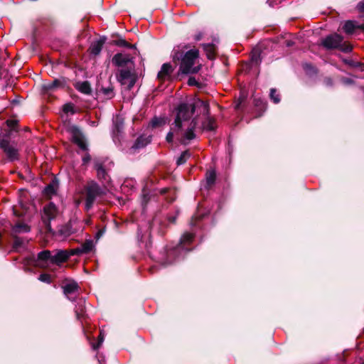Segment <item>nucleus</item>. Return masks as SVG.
Returning a JSON list of instances; mask_svg holds the SVG:
<instances>
[{"label":"nucleus","mask_w":364,"mask_h":364,"mask_svg":"<svg viewBox=\"0 0 364 364\" xmlns=\"http://www.w3.org/2000/svg\"><path fill=\"white\" fill-rule=\"evenodd\" d=\"M199 58L198 49H191L186 52L183 50H173L172 58L174 63L180 61L179 72L183 75L196 74L201 69V65L194 66L196 60Z\"/></svg>","instance_id":"obj_1"},{"label":"nucleus","mask_w":364,"mask_h":364,"mask_svg":"<svg viewBox=\"0 0 364 364\" xmlns=\"http://www.w3.org/2000/svg\"><path fill=\"white\" fill-rule=\"evenodd\" d=\"M196 105L182 102L176 109V114L172 126H174V132H181L183 127V121H188L194 114Z\"/></svg>","instance_id":"obj_2"},{"label":"nucleus","mask_w":364,"mask_h":364,"mask_svg":"<svg viewBox=\"0 0 364 364\" xmlns=\"http://www.w3.org/2000/svg\"><path fill=\"white\" fill-rule=\"evenodd\" d=\"M321 45L327 50L338 49L343 53L352 50V46L343 41V37L337 33L328 35L322 39Z\"/></svg>","instance_id":"obj_3"},{"label":"nucleus","mask_w":364,"mask_h":364,"mask_svg":"<svg viewBox=\"0 0 364 364\" xmlns=\"http://www.w3.org/2000/svg\"><path fill=\"white\" fill-rule=\"evenodd\" d=\"M85 210H90L97 197L102 196L105 194V192L102 187L95 181H92L87 183L85 187Z\"/></svg>","instance_id":"obj_4"},{"label":"nucleus","mask_w":364,"mask_h":364,"mask_svg":"<svg viewBox=\"0 0 364 364\" xmlns=\"http://www.w3.org/2000/svg\"><path fill=\"white\" fill-rule=\"evenodd\" d=\"M181 245L164 249V252L161 258V264L164 266L172 264L181 258L185 254Z\"/></svg>","instance_id":"obj_5"},{"label":"nucleus","mask_w":364,"mask_h":364,"mask_svg":"<svg viewBox=\"0 0 364 364\" xmlns=\"http://www.w3.org/2000/svg\"><path fill=\"white\" fill-rule=\"evenodd\" d=\"M0 149L5 154L9 161L14 162L20 159L19 149L17 147V143L15 141H7L4 139H0Z\"/></svg>","instance_id":"obj_6"},{"label":"nucleus","mask_w":364,"mask_h":364,"mask_svg":"<svg viewBox=\"0 0 364 364\" xmlns=\"http://www.w3.org/2000/svg\"><path fill=\"white\" fill-rule=\"evenodd\" d=\"M68 131L71 134L72 141L74 144L77 145V146L82 151L88 150L87 142L86 141L82 132L77 126L72 125L68 128Z\"/></svg>","instance_id":"obj_7"},{"label":"nucleus","mask_w":364,"mask_h":364,"mask_svg":"<svg viewBox=\"0 0 364 364\" xmlns=\"http://www.w3.org/2000/svg\"><path fill=\"white\" fill-rule=\"evenodd\" d=\"M66 85V79L61 77L55 79L53 81L45 82L41 86V90L43 94H49L55 91L60 87H64Z\"/></svg>","instance_id":"obj_8"},{"label":"nucleus","mask_w":364,"mask_h":364,"mask_svg":"<svg viewBox=\"0 0 364 364\" xmlns=\"http://www.w3.org/2000/svg\"><path fill=\"white\" fill-rule=\"evenodd\" d=\"M75 223L76 220L70 219L68 223L59 227L56 235L63 238L68 237L77 232L76 228H74Z\"/></svg>","instance_id":"obj_9"},{"label":"nucleus","mask_w":364,"mask_h":364,"mask_svg":"<svg viewBox=\"0 0 364 364\" xmlns=\"http://www.w3.org/2000/svg\"><path fill=\"white\" fill-rule=\"evenodd\" d=\"M43 215H42V220H53L55 219L58 214V209L53 202H50L46 205L43 209Z\"/></svg>","instance_id":"obj_10"},{"label":"nucleus","mask_w":364,"mask_h":364,"mask_svg":"<svg viewBox=\"0 0 364 364\" xmlns=\"http://www.w3.org/2000/svg\"><path fill=\"white\" fill-rule=\"evenodd\" d=\"M342 29L346 34L351 35L358 29L364 31V23H358L355 21L348 20L344 22Z\"/></svg>","instance_id":"obj_11"},{"label":"nucleus","mask_w":364,"mask_h":364,"mask_svg":"<svg viewBox=\"0 0 364 364\" xmlns=\"http://www.w3.org/2000/svg\"><path fill=\"white\" fill-rule=\"evenodd\" d=\"M173 70L174 68L170 63H164L157 74V79L161 82H164L166 79L169 80Z\"/></svg>","instance_id":"obj_12"},{"label":"nucleus","mask_w":364,"mask_h":364,"mask_svg":"<svg viewBox=\"0 0 364 364\" xmlns=\"http://www.w3.org/2000/svg\"><path fill=\"white\" fill-rule=\"evenodd\" d=\"M253 104L255 107V118L261 117L267 108V101L255 97L253 100Z\"/></svg>","instance_id":"obj_13"},{"label":"nucleus","mask_w":364,"mask_h":364,"mask_svg":"<svg viewBox=\"0 0 364 364\" xmlns=\"http://www.w3.org/2000/svg\"><path fill=\"white\" fill-rule=\"evenodd\" d=\"M68 260V250H56L55 255H52L51 264L61 265Z\"/></svg>","instance_id":"obj_14"},{"label":"nucleus","mask_w":364,"mask_h":364,"mask_svg":"<svg viewBox=\"0 0 364 364\" xmlns=\"http://www.w3.org/2000/svg\"><path fill=\"white\" fill-rule=\"evenodd\" d=\"M75 313L76 318L82 322L87 318L85 310V301L83 299H80L77 301L75 308Z\"/></svg>","instance_id":"obj_15"},{"label":"nucleus","mask_w":364,"mask_h":364,"mask_svg":"<svg viewBox=\"0 0 364 364\" xmlns=\"http://www.w3.org/2000/svg\"><path fill=\"white\" fill-rule=\"evenodd\" d=\"M195 237V234L191 232H185L181 237L178 245H181L183 247V251L186 254L191 250L188 245H190Z\"/></svg>","instance_id":"obj_16"},{"label":"nucleus","mask_w":364,"mask_h":364,"mask_svg":"<svg viewBox=\"0 0 364 364\" xmlns=\"http://www.w3.org/2000/svg\"><path fill=\"white\" fill-rule=\"evenodd\" d=\"M59 186V181L56 177H53L50 182L45 187L43 193L46 197H51L57 193Z\"/></svg>","instance_id":"obj_17"},{"label":"nucleus","mask_w":364,"mask_h":364,"mask_svg":"<svg viewBox=\"0 0 364 364\" xmlns=\"http://www.w3.org/2000/svg\"><path fill=\"white\" fill-rule=\"evenodd\" d=\"M106 41V36H101L98 41L92 43L89 48L90 54L95 56L100 55Z\"/></svg>","instance_id":"obj_18"},{"label":"nucleus","mask_w":364,"mask_h":364,"mask_svg":"<svg viewBox=\"0 0 364 364\" xmlns=\"http://www.w3.org/2000/svg\"><path fill=\"white\" fill-rule=\"evenodd\" d=\"M151 141V136L141 135L134 141V144L131 147L132 149L138 150L145 147L146 145L150 144Z\"/></svg>","instance_id":"obj_19"},{"label":"nucleus","mask_w":364,"mask_h":364,"mask_svg":"<svg viewBox=\"0 0 364 364\" xmlns=\"http://www.w3.org/2000/svg\"><path fill=\"white\" fill-rule=\"evenodd\" d=\"M129 62H131V58L129 56L123 55L121 53L115 54L112 59V63L117 67H124Z\"/></svg>","instance_id":"obj_20"},{"label":"nucleus","mask_w":364,"mask_h":364,"mask_svg":"<svg viewBox=\"0 0 364 364\" xmlns=\"http://www.w3.org/2000/svg\"><path fill=\"white\" fill-rule=\"evenodd\" d=\"M135 73H132L129 69H121L119 70V73L117 74L116 77L121 85H127V80L131 78Z\"/></svg>","instance_id":"obj_21"},{"label":"nucleus","mask_w":364,"mask_h":364,"mask_svg":"<svg viewBox=\"0 0 364 364\" xmlns=\"http://www.w3.org/2000/svg\"><path fill=\"white\" fill-rule=\"evenodd\" d=\"M112 36H117L118 38L116 40H112L108 42V44L110 46H117L119 47H124L128 48H135L136 46L129 43L127 42L125 39L122 38L118 34H113Z\"/></svg>","instance_id":"obj_22"},{"label":"nucleus","mask_w":364,"mask_h":364,"mask_svg":"<svg viewBox=\"0 0 364 364\" xmlns=\"http://www.w3.org/2000/svg\"><path fill=\"white\" fill-rule=\"evenodd\" d=\"M75 88L82 94L91 95L92 87L89 81L77 82L75 85Z\"/></svg>","instance_id":"obj_23"},{"label":"nucleus","mask_w":364,"mask_h":364,"mask_svg":"<svg viewBox=\"0 0 364 364\" xmlns=\"http://www.w3.org/2000/svg\"><path fill=\"white\" fill-rule=\"evenodd\" d=\"M196 135L193 130L187 128L181 137L178 139L181 144L187 145L190 141L194 139Z\"/></svg>","instance_id":"obj_24"},{"label":"nucleus","mask_w":364,"mask_h":364,"mask_svg":"<svg viewBox=\"0 0 364 364\" xmlns=\"http://www.w3.org/2000/svg\"><path fill=\"white\" fill-rule=\"evenodd\" d=\"M31 231V227L25 223H18L11 228V235H18L21 232H28Z\"/></svg>","instance_id":"obj_25"},{"label":"nucleus","mask_w":364,"mask_h":364,"mask_svg":"<svg viewBox=\"0 0 364 364\" xmlns=\"http://www.w3.org/2000/svg\"><path fill=\"white\" fill-rule=\"evenodd\" d=\"M62 288L63 289V293L68 296L78 291L80 287L75 281L72 280L69 283L63 286Z\"/></svg>","instance_id":"obj_26"},{"label":"nucleus","mask_w":364,"mask_h":364,"mask_svg":"<svg viewBox=\"0 0 364 364\" xmlns=\"http://www.w3.org/2000/svg\"><path fill=\"white\" fill-rule=\"evenodd\" d=\"M37 258H38V261L39 262L46 263V264L50 263L51 264V258H52L51 251H50L48 250H43L38 254Z\"/></svg>","instance_id":"obj_27"},{"label":"nucleus","mask_w":364,"mask_h":364,"mask_svg":"<svg viewBox=\"0 0 364 364\" xmlns=\"http://www.w3.org/2000/svg\"><path fill=\"white\" fill-rule=\"evenodd\" d=\"M251 63L259 65L262 62L261 50L258 48H254L250 53Z\"/></svg>","instance_id":"obj_28"},{"label":"nucleus","mask_w":364,"mask_h":364,"mask_svg":"<svg viewBox=\"0 0 364 364\" xmlns=\"http://www.w3.org/2000/svg\"><path fill=\"white\" fill-rule=\"evenodd\" d=\"M203 49L206 53V56L209 60H213L215 57V46L213 43L203 44Z\"/></svg>","instance_id":"obj_29"},{"label":"nucleus","mask_w":364,"mask_h":364,"mask_svg":"<svg viewBox=\"0 0 364 364\" xmlns=\"http://www.w3.org/2000/svg\"><path fill=\"white\" fill-rule=\"evenodd\" d=\"M113 123V134L114 135H119L124 129V120L122 118L117 117Z\"/></svg>","instance_id":"obj_30"},{"label":"nucleus","mask_w":364,"mask_h":364,"mask_svg":"<svg viewBox=\"0 0 364 364\" xmlns=\"http://www.w3.org/2000/svg\"><path fill=\"white\" fill-rule=\"evenodd\" d=\"M206 185L208 188L213 186L216 181V172L215 170H208L205 173Z\"/></svg>","instance_id":"obj_31"},{"label":"nucleus","mask_w":364,"mask_h":364,"mask_svg":"<svg viewBox=\"0 0 364 364\" xmlns=\"http://www.w3.org/2000/svg\"><path fill=\"white\" fill-rule=\"evenodd\" d=\"M195 105H196V107H203V114L204 116H206L207 117H210V105H209V103L206 101H204L203 100H200V99H198L196 102V103H194Z\"/></svg>","instance_id":"obj_32"},{"label":"nucleus","mask_w":364,"mask_h":364,"mask_svg":"<svg viewBox=\"0 0 364 364\" xmlns=\"http://www.w3.org/2000/svg\"><path fill=\"white\" fill-rule=\"evenodd\" d=\"M99 91L102 92L107 97V99L109 100L112 99L115 95L114 92V86L112 84H110L107 87L102 86Z\"/></svg>","instance_id":"obj_33"},{"label":"nucleus","mask_w":364,"mask_h":364,"mask_svg":"<svg viewBox=\"0 0 364 364\" xmlns=\"http://www.w3.org/2000/svg\"><path fill=\"white\" fill-rule=\"evenodd\" d=\"M5 124L9 129L14 131V132H19V121L18 119H9L5 122Z\"/></svg>","instance_id":"obj_34"},{"label":"nucleus","mask_w":364,"mask_h":364,"mask_svg":"<svg viewBox=\"0 0 364 364\" xmlns=\"http://www.w3.org/2000/svg\"><path fill=\"white\" fill-rule=\"evenodd\" d=\"M216 122L215 119L213 117H208L206 122H204L203 125V127L205 128L208 131H215L216 129Z\"/></svg>","instance_id":"obj_35"},{"label":"nucleus","mask_w":364,"mask_h":364,"mask_svg":"<svg viewBox=\"0 0 364 364\" xmlns=\"http://www.w3.org/2000/svg\"><path fill=\"white\" fill-rule=\"evenodd\" d=\"M191 154L188 149L183 151L181 156L176 160L177 166H181L187 161V160L191 157Z\"/></svg>","instance_id":"obj_36"},{"label":"nucleus","mask_w":364,"mask_h":364,"mask_svg":"<svg viewBox=\"0 0 364 364\" xmlns=\"http://www.w3.org/2000/svg\"><path fill=\"white\" fill-rule=\"evenodd\" d=\"M208 215V212H206V213H201L198 212L197 213H196L194 215L192 216L191 222H190V225L191 226H196L197 225V223L198 221L202 220Z\"/></svg>","instance_id":"obj_37"},{"label":"nucleus","mask_w":364,"mask_h":364,"mask_svg":"<svg viewBox=\"0 0 364 364\" xmlns=\"http://www.w3.org/2000/svg\"><path fill=\"white\" fill-rule=\"evenodd\" d=\"M93 247V241L92 240H87L80 248L82 254H87L92 250Z\"/></svg>","instance_id":"obj_38"},{"label":"nucleus","mask_w":364,"mask_h":364,"mask_svg":"<svg viewBox=\"0 0 364 364\" xmlns=\"http://www.w3.org/2000/svg\"><path fill=\"white\" fill-rule=\"evenodd\" d=\"M166 124V119L161 117H154L150 122V125L152 128L162 127Z\"/></svg>","instance_id":"obj_39"},{"label":"nucleus","mask_w":364,"mask_h":364,"mask_svg":"<svg viewBox=\"0 0 364 364\" xmlns=\"http://www.w3.org/2000/svg\"><path fill=\"white\" fill-rule=\"evenodd\" d=\"M269 98L274 104H278L280 102V101H281L280 95L276 88L270 89Z\"/></svg>","instance_id":"obj_40"},{"label":"nucleus","mask_w":364,"mask_h":364,"mask_svg":"<svg viewBox=\"0 0 364 364\" xmlns=\"http://www.w3.org/2000/svg\"><path fill=\"white\" fill-rule=\"evenodd\" d=\"M104 339H105L104 333L102 331H100V334L97 337V341L96 343H91L92 350H97L100 348V347L101 346V345L102 344Z\"/></svg>","instance_id":"obj_41"},{"label":"nucleus","mask_w":364,"mask_h":364,"mask_svg":"<svg viewBox=\"0 0 364 364\" xmlns=\"http://www.w3.org/2000/svg\"><path fill=\"white\" fill-rule=\"evenodd\" d=\"M343 62L351 68H360L361 71L363 70L364 65L360 62L355 61L353 59H344Z\"/></svg>","instance_id":"obj_42"},{"label":"nucleus","mask_w":364,"mask_h":364,"mask_svg":"<svg viewBox=\"0 0 364 364\" xmlns=\"http://www.w3.org/2000/svg\"><path fill=\"white\" fill-rule=\"evenodd\" d=\"M97 171V176L99 180L105 181L108 180L109 176L105 168L99 169Z\"/></svg>","instance_id":"obj_43"},{"label":"nucleus","mask_w":364,"mask_h":364,"mask_svg":"<svg viewBox=\"0 0 364 364\" xmlns=\"http://www.w3.org/2000/svg\"><path fill=\"white\" fill-rule=\"evenodd\" d=\"M14 238L13 249L17 250L23 245V240L18 237L17 235H11Z\"/></svg>","instance_id":"obj_44"},{"label":"nucleus","mask_w":364,"mask_h":364,"mask_svg":"<svg viewBox=\"0 0 364 364\" xmlns=\"http://www.w3.org/2000/svg\"><path fill=\"white\" fill-rule=\"evenodd\" d=\"M14 132V131L11 130L9 128L7 129H5L4 132H1L0 133V139H4V140H6L7 141H11V137L12 133Z\"/></svg>","instance_id":"obj_45"},{"label":"nucleus","mask_w":364,"mask_h":364,"mask_svg":"<svg viewBox=\"0 0 364 364\" xmlns=\"http://www.w3.org/2000/svg\"><path fill=\"white\" fill-rule=\"evenodd\" d=\"M42 221H43V223L44 224L46 233H49V234H51L53 235H56V232L53 230V229L51 227V220H42Z\"/></svg>","instance_id":"obj_46"},{"label":"nucleus","mask_w":364,"mask_h":364,"mask_svg":"<svg viewBox=\"0 0 364 364\" xmlns=\"http://www.w3.org/2000/svg\"><path fill=\"white\" fill-rule=\"evenodd\" d=\"M63 111L65 113H69L70 112L72 114H75L76 112L75 110L74 105L71 102H68L65 104L63 106Z\"/></svg>","instance_id":"obj_47"},{"label":"nucleus","mask_w":364,"mask_h":364,"mask_svg":"<svg viewBox=\"0 0 364 364\" xmlns=\"http://www.w3.org/2000/svg\"><path fill=\"white\" fill-rule=\"evenodd\" d=\"M38 279L41 282L46 283V284H51L52 283L51 277H50V275L49 274H47V273H42V274H41L39 275Z\"/></svg>","instance_id":"obj_48"},{"label":"nucleus","mask_w":364,"mask_h":364,"mask_svg":"<svg viewBox=\"0 0 364 364\" xmlns=\"http://www.w3.org/2000/svg\"><path fill=\"white\" fill-rule=\"evenodd\" d=\"M180 132H178L177 133H176L174 132V126H172L171 125V130L170 132L167 134L166 136V140L168 143L169 144H172L173 141V135L174 134H178Z\"/></svg>","instance_id":"obj_49"},{"label":"nucleus","mask_w":364,"mask_h":364,"mask_svg":"<svg viewBox=\"0 0 364 364\" xmlns=\"http://www.w3.org/2000/svg\"><path fill=\"white\" fill-rule=\"evenodd\" d=\"M129 82L127 84V90H131L133 87L134 86V85L136 84V82L137 80V76L136 74H134L131 78H129Z\"/></svg>","instance_id":"obj_50"},{"label":"nucleus","mask_w":364,"mask_h":364,"mask_svg":"<svg viewBox=\"0 0 364 364\" xmlns=\"http://www.w3.org/2000/svg\"><path fill=\"white\" fill-rule=\"evenodd\" d=\"M68 259L70 258V256H73V255L80 256V255H83L82 253V251L80 250V247H77V248H74V249L68 250Z\"/></svg>","instance_id":"obj_51"},{"label":"nucleus","mask_w":364,"mask_h":364,"mask_svg":"<svg viewBox=\"0 0 364 364\" xmlns=\"http://www.w3.org/2000/svg\"><path fill=\"white\" fill-rule=\"evenodd\" d=\"M340 81L341 83H343L345 85H351L354 84V80L352 78L347 77H341L340 78Z\"/></svg>","instance_id":"obj_52"},{"label":"nucleus","mask_w":364,"mask_h":364,"mask_svg":"<svg viewBox=\"0 0 364 364\" xmlns=\"http://www.w3.org/2000/svg\"><path fill=\"white\" fill-rule=\"evenodd\" d=\"M198 116H196L191 119L188 128L195 131L196 127L198 126Z\"/></svg>","instance_id":"obj_53"},{"label":"nucleus","mask_w":364,"mask_h":364,"mask_svg":"<svg viewBox=\"0 0 364 364\" xmlns=\"http://www.w3.org/2000/svg\"><path fill=\"white\" fill-rule=\"evenodd\" d=\"M188 85L189 86H196L200 87V84L196 80L195 77H190L188 80Z\"/></svg>","instance_id":"obj_54"},{"label":"nucleus","mask_w":364,"mask_h":364,"mask_svg":"<svg viewBox=\"0 0 364 364\" xmlns=\"http://www.w3.org/2000/svg\"><path fill=\"white\" fill-rule=\"evenodd\" d=\"M178 215V212L177 211L176 213V214L173 215H167L166 219L169 223L176 224Z\"/></svg>","instance_id":"obj_55"},{"label":"nucleus","mask_w":364,"mask_h":364,"mask_svg":"<svg viewBox=\"0 0 364 364\" xmlns=\"http://www.w3.org/2000/svg\"><path fill=\"white\" fill-rule=\"evenodd\" d=\"M105 168L103 165V162L100 161L99 159H94V168L97 171L99 169Z\"/></svg>","instance_id":"obj_56"},{"label":"nucleus","mask_w":364,"mask_h":364,"mask_svg":"<svg viewBox=\"0 0 364 364\" xmlns=\"http://www.w3.org/2000/svg\"><path fill=\"white\" fill-rule=\"evenodd\" d=\"M304 69L307 72H311L316 73V69L313 65L311 63H305L304 65Z\"/></svg>","instance_id":"obj_57"},{"label":"nucleus","mask_w":364,"mask_h":364,"mask_svg":"<svg viewBox=\"0 0 364 364\" xmlns=\"http://www.w3.org/2000/svg\"><path fill=\"white\" fill-rule=\"evenodd\" d=\"M82 165H87L91 160V156L90 154L87 153L82 159Z\"/></svg>","instance_id":"obj_58"},{"label":"nucleus","mask_w":364,"mask_h":364,"mask_svg":"<svg viewBox=\"0 0 364 364\" xmlns=\"http://www.w3.org/2000/svg\"><path fill=\"white\" fill-rule=\"evenodd\" d=\"M357 8L360 14L364 13V1H361L358 4Z\"/></svg>","instance_id":"obj_59"},{"label":"nucleus","mask_w":364,"mask_h":364,"mask_svg":"<svg viewBox=\"0 0 364 364\" xmlns=\"http://www.w3.org/2000/svg\"><path fill=\"white\" fill-rule=\"evenodd\" d=\"M105 232V228L99 230L98 232H97L96 235H95V238L97 240L100 239L103 235V234Z\"/></svg>","instance_id":"obj_60"},{"label":"nucleus","mask_w":364,"mask_h":364,"mask_svg":"<svg viewBox=\"0 0 364 364\" xmlns=\"http://www.w3.org/2000/svg\"><path fill=\"white\" fill-rule=\"evenodd\" d=\"M19 103H20L19 97H16V99L13 100L11 102L12 105H18Z\"/></svg>","instance_id":"obj_61"},{"label":"nucleus","mask_w":364,"mask_h":364,"mask_svg":"<svg viewBox=\"0 0 364 364\" xmlns=\"http://www.w3.org/2000/svg\"><path fill=\"white\" fill-rule=\"evenodd\" d=\"M243 100H244L243 98H241V97L239 98V102L235 105V109H238L240 108V105Z\"/></svg>","instance_id":"obj_62"},{"label":"nucleus","mask_w":364,"mask_h":364,"mask_svg":"<svg viewBox=\"0 0 364 364\" xmlns=\"http://www.w3.org/2000/svg\"><path fill=\"white\" fill-rule=\"evenodd\" d=\"M294 41H286V46H287V47H291V46H294Z\"/></svg>","instance_id":"obj_63"},{"label":"nucleus","mask_w":364,"mask_h":364,"mask_svg":"<svg viewBox=\"0 0 364 364\" xmlns=\"http://www.w3.org/2000/svg\"><path fill=\"white\" fill-rule=\"evenodd\" d=\"M168 190H169V188H162L160 191V193L162 194V195H164V194H166L168 191Z\"/></svg>","instance_id":"obj_64"}]
</instances>
